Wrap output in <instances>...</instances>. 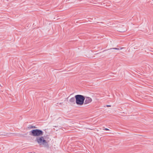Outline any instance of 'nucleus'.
<instances>
[{
  "label": "nucleus",
  "mask_w": 153,
  "mask_h": 153,
  "mask_svg": "<svg viewBox=\"0 0 153 153\" xmlns=\"http://www.w3.org/2000/svg\"><path fill=\"white\" fill-rule=\"evenodd\" d=\"M124 48L121 47V48H111L110 49H115V50H121L123 49Z\"/></svg>",
  "instance_id": "nucleus-6"
},
{
  "label": "nucleus",
  "mask_w": 153,
  "mask_h": 153,
  "mask_svg": "<svg viewBox=\"0 0 153 153\" xmlns=\"http://www.w3.org/2000/svg\"><path fill=\"white\" fill-rule=\"evenodd\" d=\"M43 134V131L40 130L35 129L31 130L30 132V135L33 137H40Z\"/></svg>",
  "instance_id": "nucleus-3"
},
{
  "label": "nucleus",
  "mask_w": 153,
  "mask_h": 153,
  "mask_svg": "<svg viewBox=\"0 0 153 153\" xmlns=\"http://www.w3.org/2000/svg\"><path fill=\"white\" fill-rule=\"evenodd\" d=\"M35 141L40 146L47 148L49 147V141L46 140L44 137L41 136L37 137Z\"/></svg>",
  "instance_id": "nucleus-1"
},
{
  "label": "nucleus",
  "mask_w": 153,
  "mask_h": 153,
  "mask_svg": "<svg viewBox=\"0 0 153 153\" xmlns=\"http://www.w3.org/2000/svg\"><path fill=\"white\" fill-rule=\"evenodd\" d=\"M1 86V85L0 84V87Z\"/></svg>",
  "instance_id": "nucleus-10"
},
{
  "label": "nucleus",
  "mask_w": 153,
  "mask_h": 153,
  "mask_svg": "<svg viewBox=\"0 0 153 153\" xmlns=\"http://www.w3.org/2000/svg\"><path fill=\"white\" fill-rule=\"evenodd\" d=\"M105 130H108V129L107 128H105Z\"/></svg>",
  "instance_id": "nucleus-8"
},
{
  "label": "nucleus",
  "mask_w": 153,
  "mask_h": 153,
  "mask_svg": "<svg viewBox=\"0 0 153 153\" xmlns=\"http://www.w3.org/2000/svg\"><path fill=\"white\" fill-rule=\"evenodd\" d=\"M75 98L72 97L69 99V102L71 103L74 102L75 101Z\"/></svg>",
  "instance_id": "nucleus-5"
},
{
  "label": "nucleus",
  "mask_w": 153,
  "mask_h": 153,
  "mask_svg": "<svg viewBox=\"0 0 153 153\" xmlns=\"http://www.w3.org/2000/svg\"><path fill=\"white\" fill-rule=\"evenodd\" d=\"M76 103L78 105H82L84 103L85 97L83 95H77L75 96Z\"/></svg>",
  "instance_id": "nucleus-2"
},
{
  "label": "nucleus",
  "mask_w": 153,
  "mask_h": 153,
  "mask_svg": "<svg viewBox=\"0 0 153 153\" xmlns=\"http://www.w3.org/2000/svg\"><path fill=\"white\" fill-rule=\"evenodd\" d=\"M85 101H84V103L85 104H88L91 103L92 100L91 98L88 97H85Z\"/></svg>",
  "instance_id": "nucleus-4"
},
{
  "label": "nucleus",
  "mask_w": 153,
  "mask_h": 153,
  "mask_svg": "<svg viewBox=\"0 0 153 153\" xmlns=\"http://www.w3.org/2000/svg\"><path fill=\"white\" fill-rule=\"evenodd\" d=\"M32 128H35V126H32Z\"/></svg>",
  "instance_id": "nucleus-9"
},
{
  "label": "nucleus",
  "mask_w": 153,
  "mask_h": 153,
  "mask_svg": "<svg viewBox=\"0 0 153 153\" xmlns=\"http://www.w3.org/2000/svg\"><path fill=\"white\" fill-rule=\"evenodd\" d=\"M107 107H111V106L110 105H107Z\"/></svg>",
  "instance_id": "nucleus-7"
}]
</instances>
